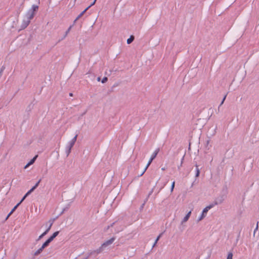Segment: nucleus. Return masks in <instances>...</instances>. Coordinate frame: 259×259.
I'll list each match as a JSON object with an SVG mask.
<instances>
[{"label": "nucleus", "instance_id": "2eb2a0df", "mask_svg": "<svg viewBox=\"0 0 259 259\" xmlns=\"http://www.w3.org/2000/svg\"><path fill=\"white\" fill-rule=\"evenodd\" d=\"M162 235V233H161L157 237L153 245V247H154L156 245V244H157L158 241L159 240L160 238L161 237Z\"/></svg>", "mask_w": 259, "mask_h": 259}, {"label": "nucleus", "instance_id": "b1692460", "mask_svg": "<svg viewBox=\"0 0 259 259\" xmlns=\"http://www.w3.org/2000/svg\"><path fill=\"white\" fill-rule=\"evenodd\" d=\"M175 182L174 181L172 184H171V189H170V191L171 192H172L174 190V187H175Z\"/></svg>", "mask_w": 259, "mask_h": 259}, {"label": "nucleus", "instance_id": "7c9ffc66", "mask_svg": "<svg viewBox=\"0 0 259 259\" xmlns=\"http://www.w3.org/2000/svg\"><path fill=\"white\" fill-rule=\"evenodd\" d=\"M52 241V240L49 238L46 241V243H47V244H48V245H49V243Z\"/></svg>", "mask_w": 259, "mask_h": 259}, {"label": "nucleus", "instance_id": "4468645a", "mask_svg": "<svg viewBox=\"0 0 259 259\" xmlns=\"http://www.w3.org/2000/svg\"><path fill=\"white\" fill-rule=\"evenodd\" d=\"M74 144L72 143L70 141L68 142L67 145H66V148L71 149L72 147L74 146Z\"/></svg>", "mask_w": 259, "mask_h": 259}, {"label": "nucleus", "instance_id": "20e7f679", "mask_svg": "<svg viewBox=\"0 0 259 259\" xmlns=\"http://www.w3.org/2000/svg\"><path fill=\"white\" fill-rule=\"evenodd\" d=\"M213 207V204H210L208 206L205 207L201 214V215L198 219V222L201 221L206 215L208 211Z\"/></svg>", "mask_w": 259, "mask_h": 259}, {"label": "nucleus", "instance_id": "f03ea898", "mask_svg": "<svg viewBox=\"0 0 259 259\" xmlns=\"http://www.w3.org/2000/svg\"><path fill=\"white\" fill-rule=\"evenodd\" d=\"M115 240V238L112 237L110 239L105 241L101 245V247L95 250V252L98 254L100 253L104 250L106 247L112 244Z\"/></svg>", "mask_w": 259, "mask_h": 259}, {"label": "nucleus", "instance_id": "412c9836", "mask_svg": "<svg viewBox=\"0 0 259 259\" xmlns=\"http://www.w3.org/2000/svg\"><path fill=\"white\" fill-rule=\"evenodd\" d=\"M47 234V233L46 232H44L43 233H42L39 237H38V240H39L40 239H41L44 236H45L46 234Z\"/></svg>", "mask_w": 259, "mask_h": 259}, {"label": "nucleus", "instance_id": "2f4dec72", "mask_svg": "<svg viewBox=\"0 0 259 259\" xmlns=\"http://www.w3.org/2000/svg\"><path fill=\"white\" fill-rule=\"evenodd\" d=\"M123 227H121L120 229H117L116 230V232L118 233V232L121 231L122 230H123Z\"/></svg>", "mask_w": 259, "mask_h": 259}, {"label": "nucleus", "instance_id": "c756f323", "mask_svg": "<svg viewBox=\"0 0 259 259\" xmlns=\"http://www.w3.org/2000/svg\"><path fill=\"white\" fill-rule=\"evenodd\" d=\"M48 244H47V243H46V242L42 245L41 246V247L44 249L45 247H46L47 246H48Z\"/></svg>", "mask_w": 259, "mask_h": 259}, {"label": "nucleus", "instance_id": "c9c22d12", "mask_svg": "<svg viewBox=\"0 0 259 259\" xmlns=\"http://www.w3.org/2000/svg\"><path fill=\"white\" fill-rule=\"evenodd\" d=\"M69 95H70V96H72L73 94H72V93H70V94H69Z\"/></svg>", "mask_w": 259, "mask_h": 259}, {"label": "nucleus", "instance_id": "7ed1b4c3", "mask_svg": "<svg viewBox=\"0 0 259 259\" xmlns=\"http://www.w3.org/2000/svg\"><path fill=\"white\" fill-rule=\"evenodd\" d=\"M159 152V148H156L155 150V151L153 152V153L151 155V157H150V158L148 163L147 164L145 168H144V171L141 174V175H140L141 176H142L144 174V172L146 171V170H147L148 167L151 164V163L152 162V161L153 160V159L156 157V156H157V154Z\"/></svg>", "mask_w": 259, "mask_h": 259}, {"label": "nucleus", "instance_id": "9b49d317", "mask_svg": "<svg viewBox=\"0 0 259 259\" xmlns=\"http://www.w3.org/2000/svg\"><path fill=\"white\" fill-rule=\"evenodd\" d=\"M44 249L41 247L34 252V255L35 256L38 255Z\"/></svg>", "mask_w": 259, "mask_h": 259}, {"label": "nucleus", "instance_id": "e433bc0d", "mask_svg": "<svg viewBox=\"0 0 259 259\" xmlns=\"http://www.w3.org/2000/svg\"><path fill=\"white\" fill-rule=\"evenodd\" d=\"M162 170H165V168H162Z\"/></svg>", "mask_w": 259, "mask_h": 259}, {"label": "nucleus", "instance_id": "cd10ccee", "mask_svg": "<svg viewBox=\"0 0 259 259\" xmlns=\"http://www.w3.org/2000/svg\"><path fill=\"white\" fill-rule=\"evenodd\" d=\"M27 196L25 195L23 198H22V199L21 200V201L19 202L20 203V204L25 200V199L27 197Z\"/></svg>", "mask_w": 259, "mask_h": 259}, {"label": "nucleus", "instance_id": "9d476101", "mask_svg": "<svg viewBox=\"0 0 259 259\" xmlns=\"http://www.w3.org/2000/svg\"><path fill=\"white\" fill-rule=\"evenodd\" d=\"M59 232L57 231L54 232L53 235L49 238L52 241L58 235Z\"/></svg>", "mask_w": 259, "mask_h": 259}, {"label": "nucleus", "instance_id": "a878e982", "mask_svg": "<svg viewBox=\"0 0 259 259\" xmlns=\"http://www.w3.org/2000/svg\"><path fill=\"white\" fill-rule=\"evenodd\" d=\"M258 222L257 223L256 226V227H255V229L254 230V232H253V235L254 236L255 235V233L256 231L258 230Z\"/></svg>", "mask_w": 259, "mask_h": 259}, {"label": "nucleus", "instance_id": "ddd939ff", "mask_svg": "<svg viewBox=\"0 0 259 259\" xmlns=\"http://www.w3.org/2000/svg\"><path fill=\"white\" fill-rule=\"evenodd\" d=\"M134 39V36L133 35H131L129 38L127 39V44H130L132 43Z\"/></svg>", "mask_w": 259, "mask_h": 259}, {"label": "nucleus", "instance_id": "dca6fc26", "mask_svg": "<svg viewBox=\"0 0 259 259\" xmlns=\"http://www.w3.org/2000/svg\"><path fill=\"white\" fill-rule=\"evenodd\" d=\"M71 27L72 26H70L69 28L67 29V30L66 31L64 36H63V38H62L63 39H64L68 35V34L69 33V31H70L71 29Z\"/></svg>", "mask_w": 259, "mask_h": 259}, {"label": "nucleus", "instance_id": "f257e3e1", "mask_svg": "<svg viewBox=\"0 0 259 259\" xmlns=\"http://www.w3.org/2000/svg\"><path fill=\"white\" fill-rule=\"evenodd\" d=\"M38 6L33 5L31 8L28 10L24 17L22 22L21 28L22 29H25L27 27L30 22V20L33 18L35 13L38 10Z\"/></svg>", "mask_w": 259, "mask_h": 259}, {"label": "nucleus", "instance_id": "39448f33", "mask_svg": "<svg viewBox=\"0 0 259 259\" xmlns=\"http://www.w3.org/2000/svg\"><path fill=\"white\" fill-rule=\"evenodd\" d=\"M224 197L223 196L218 197L214 200V202L211 204H213V206L216 205L220 204L223 202Z\"/></svg>", "mask_w": 259, "mask_h": 259}, {"label": "nucleus", "instance_id": "a211bd4d", "mask_svg": "<svg viewBox=\"0 0 259 259\" xmlns=\"http://www.w3.org/2000/svg\"><path fill=\"white\" fill-rule=\"evenodd\" d=\"M77 137V135H76L72 139V140L70 141L71 142H72L73 144H75V143L76 141Z\"/></svg>", "mask_w": 259, "mask_h": 259}, {"label": "nucleus", "instance_id": "aec40b11", "mask_svg": "<svg viewBox=\"0 0 259 259\" xmlns=\"http://www.w3.org/2000/svg\"><path fill=\"white\" fill-rule=\"evenodd\" d=\"M227 259H233V253L232 252L228 253Z\"/></svg>", "mask_w": 259, "mask_h": 259}, {"label": "nucleus", "instance_id": "0eeeda50", "mask_svg": "<svg viewBox=\"0 0 259 259\" xmlns=\"http://www.w3.org/2000/svg\"><path fill=\"white\" fill-rule=\"evenodd\" d=\"M191 214V211H190L186 215V216L183 218V220L182 221L181 223L183 224L184 223H186L189 219L190 215Z\"/></svg>", "mask_w": 259, "mask_h": 259}, {"label": "nucleus", "instance_id": "72a5a7b5", "mask_svg": "<svg viewBox=\"0 0 259 259\" xmlns=\"http://www.w3.org/2000/svg\"><path fill=\"white\" fill-rule=\"evenodd\" d=\"M114 223H112V224L111 225L110 227H112V226H113V225H114ZM109 227H110V226H108V228H109Z\"/></svg>", "mask_w": 259, "mask_h": 259}, {"label": "nucleus", "instance_id": "c85d7f7f", "mask_svg": "<svg viewBox=\"0 0 259 259\" xmlns=\"http://www.w3.org/2000/svg\"><path fill=\"white\" fill-rule=\"evenodd\" d=\"M226 96H227V95H225V96H224V97L223 98V100H222V101H221V103L220 106H221L222 105H223V104L224 103V101H225V99H226Z\"/></svg>", "mask_w": 259, "mask_h": 259}, {"label": "nucleus", "instance_id": "bb28decb", "mask_svg": "<svg viewBox=\"0 0 259 259\" xmlns=\"http://www.w3.org/2000/svg\"><path fill=\"white\" fill-rule=\"evenodd\" d=\"M97 1V0H94L93 2H92V4L89 6L87 8H88V9L92 6H93V5H95V4L96 3V2Z\"/></svg>", "mask_w": 259, "mask_h": 259}, {"label": "nucleus", "instance_id": "473e14b6", "mask_svg": "<svg viewBox=\"0 0 259 259\" xmlns=\"http://www.w3.org/2000/svg\"><path fill=\"white\" fill-rule=\"evenodd\" d=\"M184 156H183V157L182 158V159L181 160V166L182 165V163H183V160L184 159Z\"/></svg>", "mask_w": 259, "mask_h": 259}, {"label": "nucleus", "instance_id": "393cba45", "mask_svg": "<svg viewBox=\"0 0 259 259\" xmlns=\"http://www.w3.org/2000/svg\"><path fill=\"white\" fill-rule=\"evenodd\" d=\"M108 80V78L107 77H104L102 80V83H105Z\"/></svg>", "mask_w": 259, "mask_h": 259}, {"label": "nucleus", "instance_id": "4be33fe9", "mask_svg": "<svg viewBox=\"0 0 259 259\" xmlns=\"http://www.w3.org/2000/svg\"><path fill=\"white\" fill-rule=\"evenodd\" d=\"M41 181V180H39L36 184L35 185L32 187L33 189H35L38 186L39 184L40 183Z\"/></svg>", "mask_w": 259, "mask_h": 259}, {"label": "nucleus", "instance_id": "f8f14e48", "mask_svg": "<svg viewBox=\"0 0 259 259\" xmlns=\"http://www.w3.org/2000/svg\"><path fill=\"white\" fill-rule=\"evenodd\" d=\"M49 223H50V224H49V226L47 227V229H46V230L45 231V232H46L47 233L50 230V229L52 227V226L53 225V221H50Z\"/></svg>", "mask_w": 259, "mask_h": 259}, {"label": "nucleus", "instance_id": "6ab92c4d", "mask_svg": "<svg viewBox=\"0 0 259 259\" xmlns=\"http://www.w3.org/2000/svg\"><path fill=\"white\" fill-rule=\"evenodd\" d=\"M35 189L32 188L31 189H30L26 194L25 195L28 196L29 195H30Z\"/></svg>", "mask_w": 259, "mask_h": 259}, {"label": "nucleus", "instance_id": "6e6552de", "mask_svg": "<svg viewBox=\"0 0 259 259\" xmlns=\"http://www.w3.org/2000/svg\"><path fill=\"white\" fill-rule=\"evenodd\" d=\"M20 205V203H18L16 205L14 206V207L11 210L10 213L8 214L7 219H8L15 211V210L17 208V207Z\"/></svg>", "mask_w": 259, "mask_h": 259}, {"label": "nucleus", "instance_id": "423d86ee", "mask_svg": "<svg viewBox=\"0 0 259 259\" xmlns=\"http://www.w3.org/2000/svg\"><path fill=\"white\" fill-rule=\"evenodd\" d=\"M37 157V155H35L25 166L24 168L26 169L28 166L32 164L34 161H35L36 158Z\"/></svg>", "mask_w": 259, "mask_h": 259}, {"label": "nucleus", "instance_id": "f3484780", "mask_svg": "<svg viewBox=\"0 0 259 259\" xmlns=\"http://www.w3.org/2000/svg\"><path fill=\"white\" fill-rule=\"evenodd\" d=\"M196 175H195V176H196V177H199V174H200V171H199V168H198V165H197V164L196 165Z\"/></svg>", "mask_w": 259, "mask_h": 259}, {"label": "nucleus", "instance_id": "5701e85b", "mask_svg": "<svg viewBox=\"0 0 259 259\" xmlns=\"http://www.w3.org/2000/svg\"><path fill=\"white\" fill-rule=\"evenodd\" d=\"M71 149L69 148H66V153L67 154V156H68L71 152Z\"/></svg>", "mask_w": 259, "mask_h": 259}, {"label": "nucleus", "instance_id": "f704fd0d", "mask_svg": "<svg viewBox=\"0 0 259 259\" xmlns=\"http://www.w3.org/2000/svg\"><path fill=\"white\" fill-rule=\"evenodd\" d=\"M98 81H100V77H98V79H97Z\"/></svg>", "mask_w": 259, "mask_h": 259}, {"label": "nucleus", "instance_id": "1a4fd4ad", "mask_svg": "<svg viewBox=\"0 0 259 259\" xmlns=\"http://www.w3.org/2000/svg\"><path fill=\"white\" fill-rule=\"evenodd\" d=\"M88 10V8H87L84 11H83L76 18L75 20V21L77 20L78 19H79L84 14V13Z\"/></svg>", "mask_w": 259, "mask_h": 259}]
</instances>
